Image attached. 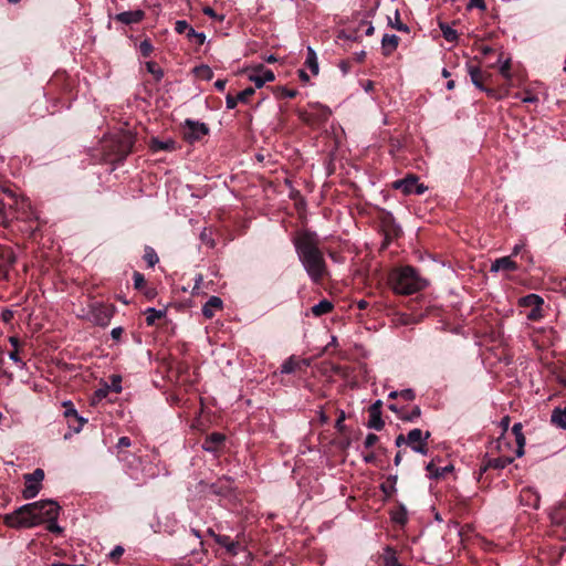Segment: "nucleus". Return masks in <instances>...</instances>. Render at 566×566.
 <instances>
[{
    "label": "nucleus",
    "instance_id": "50",
    "mask_svg": "<svg viewBox=\"0 0 566 566\" xmlns=\"http://www.w3.org/2000/svg\"><path fill=\"white\" fill-rule=\"evenodd\" d=\"M134 286L136 290H143L146 286V280L144 274L138 271L133 273Z\"/></svg>",
    "mask_w": 566,
    "mask_h": 566
},
{
    "label": "nucleus",
    "instance_id": "12",
    "mask_svg": "<svg viewBox=\"0 0 566 566\" xmlns=\"http://www.w3.org/2000/svg\"><path fill=\"white\" fill-rule=\"evenodd\" d=\"M274 73L263 64L254 66L249 74V80L253 82L258 88L262 87L268 82L274 81Z\"/></svg>",
    "mask_w": 566,
    "mask_h": 566
},
{
    "label": "nucleus",
    "instance_id": "2",
    "mask_svg": "<svg viewBox=\"0 0 566 566\" xmlns=\"http://www.w3.org/2000/svg\"><path fill=\"white\" fill-rule=\"evenodd\" d=\"M61 506L53 500H41L24 504L4 516L9 527H34L48 521L57 520Z\"/></svg>",
    "mask_w": 566,
    "mask_h": 566
},
{
    "label": "nucleus",
    "instance_id": "54",
    "mask_svg": "<svg viewBox=\"0 0 566 566\" xmlns=\"http://www.w3.org/2000/svg\"><path fill=\"white\" fill-rule=\"evenodd\" d=\"M359 32V29H347L345 31H343V36L347 40H352V41H358L360 39V35L358 34Z\"/></svg>",
    "mask_w": 566,
    "mask_h": 566
},
{
    "label": "nucleus",
    "instance_id": "42",
    "mask_svg": "<svg viewBox=\"0 0 566 566\" xmlns=\"http://www.w3.org/2000/svg\"><path fill=\"white\" fill-rule=\"evenodd\" d=\"M500 74L507 82V85L505 87L509 88L510 83L512 81L511 60L510 59H507L505 62H503V64L500 66Z\"/></svg>",
    "mask_w": 566,
    "mask_h": 566
},
{
    "label": "nucleus",
    "instance_id": "57",
    "mask_svg": "<svg viewBox=\"0 0 566 566\" xmlns=\"http://www.w3.org/2000/svg\"><path fill=\"white\" fill-rule=\"evenodd\" d=\"M345 418H346L345 412H344L343 410H342V411H339L338 417H337V420H336V422H335V428H336L339 432H344V431H345V429H346V427H345V424H344Z\"/></svg>",
    "mask_w": 566,
    "mask_h": 566
},
{
    "label": "nucleus",
    "instance_id": "52",
    "mask_svg": "<svg viewBox=\"0 0 566 566\" xmlns=\"http://www.w3.org/2000/svg\"><path fill=\"white\" fill-rule=\"evenodd\" d=\"M298 92L286 87H279V96L281 98H295Z\"/></svg>",
    "mask_w": 566,
    "mask_h": 566
},
{
    "label": "nucleus",
    "instance_id": "56",
    "mask_svg": "<svg viewBox=\"0 0 566 566\" xmlns=\"http://www.w3.org/2000/svg\"><path fill=\"white\" fill-rule=\"evenodd\" d=\"M379 438L377 434L375 433H369L367 434L365 441H364V447L366 449H370L373 448L377 442H378Z\"/></svg>",
    "mask_w": 566,
    "mask_h": 566
},
{
    "label": "nucleus",
    "instance_id": "41",
    "mask_svg": "<svg viewBox=\"0 0 566 566\" xmlns=\"http://www.w3.org/2000/svg\"><path fill=\"white\" fill-rule=\"evenodd\" d=\"M421 416V409L419 406H413L410 412L405 410V413L400 415V419L407 422H413Z\"/></svg>",
    "mask_w": 566,
    "mask_h": 566
},
{
    "label": "nucleus",
    "instance_id": "31",
    "mask_svg": "<svg viewBox=\"0 0 566 566\" xmlns=\"http://www.w3.org/2000/svg\"><path fill=\"white\" fill-rule=\"evenodd\" d=\"M305 65L311 70L313 75L318 74L319 67H318L317 55L311 46L307 48Z\"/></svg>",
    "mask_w": 566,
    "mask_h": 566
},
{
    "label": "nucleus",
    "instance_id": "18",
    "mask_svg": "<svg viewBox=\"0 0 566 566\" xmlns=\"http://www.w3.org/2000/svg\"><path fill=\"white\" fill-rule=\"evenodd\" d=\"M520 502L524 506L536 510L539 507L541 496L536 490L532 488H524L520 493Z\"/></svg>",
    "mask_w": 566,
    "mask_h": 566
},
{
    "label": "nucleus",
    "instance_id": "30",
    "mask_svg": "<svg viewBox=\"0 0 566 566\" xmlns=\"http://www.w3.org/2000/svg\"><path fill=\"white\" fill-rule=\"evenodd\" d=\"M150 148L153 151H158V150L172 151L176 149V142L172 139L161 142L157 138H153L150 142Z\"/></svg>",
    "mask_w": 566,
    "mask_h": 566
},
{
    "label": "nucleus",
    "instance_id": "25",
    "mask_svg": "<svg viewBox=\"0 0 566 566\" xmlns=\"http://www.w3.org/2000/svg\"><path fill=\"white\" fill-rule=\"evenodd\" d=\"M399 36L396 34H385L381 40L382 54L389 56L396 51L399 44Z\"/></svg>",
    "mask_w": 566,
    "mask_h": 566
},
{
    "label": "nucleus",
    "instance_id": "11",
    "mask_svg": "<svg viewBox=\"0 0 566 566\" xmlns=\"http://www.w3.org/2000/svg\"><path fill=\"white\" fill-rule=\"evenodd\" d=\"M380 229L385 235V242L388 244L392 239L401 234V228L397 224L391 212L382 210L379 217Z\"/></svg>",
    "mask_w": 566,
    "mask_h": 566
},
{
    "label": "nucleus",
    "instance_id": "6",
    "mask_svg": "<svg viewBox=\"0 0 566 566\" xmlns=\"http://www.w3.org/2000/svg\"><path fill=\"white\" fill-rule=\"evenodd\" d=\"M210 128L207 124L193 119H186L182 126V137L189 144L200 142L209 135Z\"/></svg>",
    "mask_w": 566,
    "mask_h": 566
},
{
    "label": "nucleus",
    "instance_id": "61",
    "mask_svg": "<svg viewBox=\"0 0 566 566\" xmlns=\"http://www.w3.org/2000/svg\"><path fill=\"white\" fill-rule=\"evenodd\" d=\"M478 8L480 10H486V4L484 0H470L468 4V9Z\"/></svg>",
    "mask_w": 566,
    "mask_h": 566
},
{
    "label": "nucleus",
    "instance_id": "49",
    "mask_svg": "<svg viewBox=\"0 0 566 566\" xmlns=\"http://www.w3.org/2000/svg\"><path fill=\"white\" fill-rule=\"evenodd\" d=\"M512 462V459L509 458H497L489 461V467L494 469H504L509 463Z\"/></svg>",
    "mask_w": 566,
    "mask_h": 566
},
{
    "label": "nucleus",
    "instance_id": "22",
    "mask_svg": "<svg viewBox=\"0 0 566 566\" xmlns=\"http://www.w3.org/2000/svg\"><path fill=\"white\" fill-rule=\"evenodd\" d=\"M419 178L416 175H408L406 178L398 179L392 182V188L397 190H401L403 195H412L413 188L416 186V181Z\"/></svg>",
    "mask_w": 566,
    "mask_h": 566
},
{
    "label": "nucleus",
    "instance_id": "24",
    "mask_svg": "<svg viewBox=\"0 0 566 566\" xmlns=\"http://www.w3.org/2000/svg\"><path fill=\"white\" fill-rule=\"evenodd\" d=\"M517 269H518L517 263L511 259V255L499 258L491 265V271L503 270V271L513 272V271H516Z\"/></svg>",
    "mask_w": 566,
    "mask_h": 566
},
{
    "label": "nucleus",
    "instance_id": "23",
    "mask_svg": "<svg viewBox=\"0 0 566 566\" xmlns=\"http://www.w3.org/2000/svg\"><path fill=\"white\" fill-rule=\"evenodd\" d=\"M231 483L230 478L220 479L218 482L210 485V492L214 495L227 496L231 493Z\"/></svg>",
    "mask_w": 566,
    "mask_h": 566
},
{
    "label": "nucleus",
    "instance_id": "39",
    "mask_svg": "<svg viewBox=\"0 0 566 566\" xmlns=\"http://www.w3.org/2000/svg\"><path fill=\"white\" fill-rule=\"evenodd\" d=\"M143 258L149 268H154L159 262V258L156 251L149 245L145 247V253Z\"/></svg>",
    "mask_w": 566,
    "mask_h": 566
},
{
    "label": "nucleus",
    "instance_id": "1",
    "mask_svg": "<svg viewBox=\"0 0 566 566\" xmlns=\"http://www.w3.org/2000/svg\"><path fill=\"white\" fill-rule=\"evenodd\" d=\"M293 244L307 275L315 284H321L328 275L324 254L319 249V239L316 232L302 231L294 239Z\"/></svg>",
    "mask_w": 566,
    "mask_h": 566
},
{
    "label": "nucleus",
    "instance_id": "36",
    "mask_svg": "<svg viewBox=\"0 0 566 566\" xmlns=\"http://www.w3.org/2000/svg\"><path fill=\"white\" fill-rule=\"evenodd\" d=\"M298 369H301V361L294 359L293 357L286 359L281 366V371L283 374H292Z\"/></svg>",
    "mask_w": 566,
    "mask_h": 566
},
{
    "label": "nucleus",
    "instance_id": "64",
    "mask_svg": "<svg viewBox=\"0 0 566 566\" xmlns=\"http://www.w3.org/2000/svg\"><path fill=\"white\" fill-rule=\"evenodd\" d=\"M541 317V307H533L527 314V318L531 321H537Z\"/></svg>",
    "mask_w": 566,
    "mask_h": 566
},
{
    "label": "nucleus",
    "instance_id": "51",
    "mask_svg": "<svg viewBox=\"0 0 566 566\" xmlns=\"http://www.w3.org/2000/svg\"><path fill=\"white\" fill-rule=\"evenodd\" d=\"M516 97L521 98V101L523 103H536V102H538V97L535 94H533L532 92H530V91H526L524 94H520L518 93V94H516Z\"/></svg>",
    "mask_w": 566,
    "mask_h": 566
},
{
    "label": "nucleus",
    "instance_id": "34",
    "mask_svg": "<svg viewBox=\"0 0 566 566\" xmlns=\"http://www.w3.org/2000/svg\"><path fill=\"white\" fill-rule=\"evenodd\" d=\"M544 301L541 296L536 294H528L521 298V305L528 307H541Z\"/></svg>",
    "mask_w": 566,
    "mask_h": 566
},
{
    "label": "nucleus",
    "instance_id": "60",
    "mask_svg": "<svg viewBox=\"0 0 566 566\" xmlns=\"http://www.w3.org/2000/svg\"><path fill=\"white\" fill-rule=\"evenodd\" d=\"M363 27H366L365 34H366L367 36H370V35H373V34H374V32H375V28H374V25L371 24V22H369V21H367V20H361V21L359 22V27H358V29L360 30Z\"/></svg>",
    "mask_w": 566,
    "mask_h": 566
},
{
    "label": "nucleus",
    "instance_id": "33",
    "mask_svg": "<svg viewBox=\"0 0 566 566\" xmlns=\"http://www.w3.org/2000/svg\"><path fill=\"white\" fill-rule=\"evenodd\" d=\"M397 475H389L387 481L381 483L380 490L382 493L390 497L396 492Z\"/></svg>",
    "mask_w": 566,
    "mask_h": 566
},
{
    "label": "nucleus",
    "instance_id": "35",
    "mask_svg": "<svg viewBox=\"0 0 566 566\" xmlns=\"http://www.w3.org/2000/svg\"><path fill=\"white\" fill-rule=\"evenodd\" d=\"M385 566H402L396 556V551L392 547H387L382 556Z\"/></svg>",
    "mask_w": 566,
    "mask_h": 566
},
{
    "label": "nucleus",
    "instance_id": "44",
    "mask_svg": "<svg viewBox=\"0 0 566 566\" xmlns=\"http://www.w3.org/2000/svg\"><path fill=\"white\" fill-rule=\"evenodd\" d=\"M189 41L195 42L197 45H202L206 41V35L203 33L197 32L193 28L187 32L186 36Z\"/></svg>",
    "mask_w": 566,
    "mask_h": 566
},
{
    "label": "nucleus",
    "instance_id": "62",
    "mask_svg": "<svg viewBox=\"0 0 566 566\" xmlns=\"http://www.w3.org/2000/svg\"><path fill=\"white\" fill-rule=\"evenodd\" d=\"M14 317V313L13 311L9 310V308H6L1 312V319L6 323V324H9Z\"/></svg>",
    "mask_w": 566,
    "mask_h": 566
},
{
    "label": "nucleus",
    "instance_id": "63",
    "mask_svg": "<svg viewBox=\"0 0 566 566\" xmlns=\"http://www.w3.org/2000/svg\"><path fill=\"white\" fill-rule=\"evenodd\" d=\"M227 108L233 109L239 103V99H237V96L231 95L230 93L226 97Z\"/></svg>",
    "mask_w": 566,
    "mask_h": 566
},
{
    "label": "nucleus",
    "instance_id": "59",
    "mask_svg": "<svg viewBox=\"0 0 566 566\" xmlns=\"http://www.w3.org/2000/svg\"><path fill=\"white\" fill-rule=\"evenodd\" d=\"M399 397L405 401H411L416 398V394L412 389H402L399 391Z\"/></svg>",
    "mask_w": 566,
    "mask_h": 566
},
{
    "label": "nucleus",
    "instance_id": "5",
    "mask_svg": "<svg viewBox=\"0 0 566 566\" xmlns=\"http://www.w3.org/2000/svg\"><path fill=\"white\" fill-rule=\"evenodd\" d=\"M331 115L332 112L327 106L315 104L312 106L311 112H301L298 117L311 127H319L328 120Z\"/></svg>",
    "mask_w": 566,
    "mask_h": 566
},
{
    "label": "nucleus",
    "instance_id": "13",
    "mask_svg": "<svg viewBox=\"0 0 566 566\" xmlns=\"http://www.w3.org/2000/svg\"><path fill=\"white\" fill-rule=\"evenodd\" d=\"M146 461L140 464L143 475L146 479H154L159 474L158 463L160 462L159 452L153 449L151 454L145 457Z\"/></svg>",
    "mask_w": 566,
    "mask_h": 566
},
{
    "label": "nucleus",
    "instance_id": "16",
    "mask_svg": "<svg viewBox=\"0 0 566 566\" xmlns=\"http://www.w3.org/2000/svg\"><path fill=\"white\" fill-rule=\"evenodd\" d=\"M381 407H382L381 400H377L368 408V413H369V420L367 423L368 428L375 429L377 431H380L384 428L385 421L381 418Z\"/></svg>",
    "mask_w": 566,
    "mask_h": 566
},
{
    "label": "nucleus",
    "instance_id": "26",
    "mask_svg": "<svg viewBox=\"0 0 566 566\" xmlns=\"http://www.w3.org/2000/svg\"><path fill=\"white\" fill-rule=\"evenodd\" d=\"M222 308V300L218 296H210L202 307V315L206 318H212L217 310Z\"/></svg>",
    "mask_w": 566,
    "mask_h": 566
},
{
    "label": "nucleus",
    "instance_id": "43",
    "mask_svg": "<svg viewBox=\"0 0 566 566\" xmlns=\"http://www.w3.org/2000/svg\"><path fill=\"white\" fill-rule=\"evenodd\" d=\"M440 29L442 31V34H443V38L448 41V42H454L457 39H458V33L455 30H453L450 25L448 24H440Z\"/></svg>",
    "mask_w": 566,
    "mask_h": 566
},
{
    "label": "nucleus",
    "instance_id": "48",
    "mask_svg": "<svg viewBox=\"0 0 566 566\" xmlns=\"http://www.w3.org/2000/svg\"><path fill=\"white\" fill-rule=\"evenodd\" d=\"M111 385L108 386V389L113 390L114 392L118 394L122 391V377L119 375H112L109 377Z\"/></svg>",
    "mask_w": 566,
    "mask_h": 566
},
{
    "label": "nucleus",
    "instance_id": "14",
    "mask_svg": "<svg viewBox=\"0 0 566 566\" xmlns=\"http://www.w3.org/2000/svg\"><path fill=\"white\" fill-rule=\"evenodd\" d=\"M226 439V434L212 432L203 439L202 449L211 453H217L223 449Z\"/></svg>",
    "mask_w": 566,
    "mask_h": 566
},
{
    "label": "nucleus",
    "instance_id": "32",
    "mask_svg": "<svg viewBox=\"0 0 566 566\" xmlns=\"http://www.w3.org/2000/svg\"><path fill=\"white\" fill-rule=\"evenodd\" d=\"M146 70L148 73H150L154 77V81L156 83H159L164 77V70L154 61L146 62Z\"/></svg>",
    "mask_w": 566,
    "mask_h": 566
},
{
    "label": "nucleus",
    "instance_id": "4",
    "mask_svg": "<svg viewBox=\"0 0 566 566\" xmlns=\"http://www.w3.org/2000/svg\"><path fill=\"white\" fill-rule=\"evenodd\" d=\"M468 73L475 87H478L482 92H485L489 97L501 99L509 94L507 87L494 88L491 87L490 85H486L483 70H481L480 66L468 64Z\"/></svg>",
    "mask_w": 566,
    "mask_h": 566
},
{
    "label": "nucleus",
    "instance_id": "46",
    "mask_svg": "<svg viewBox=\"0 0 566 566\" xmlns=\"http://www.w3.org/2000/svg\"><path fill=\"white\" fill-rule=\"evenodd\" d=\"M254 87H247L237 95V99H239L240 103L247 104L249 103L250 98L254 95Z\"/></svg>",
    "mask_w": 566,
    "mask_h": 566
},
{
    "label": "nucleus",
    "instance_id": "3",
    "mask_svg": "<svg viewBox=\"0 0 566 566\" xmlns=\"http://www.w3.org/2000/svg\"><path fill=\"white\" fill-rule=\"evenodd\" d=\"M389 283L395 293L410 295L426 287L427 282L419 276L415 268L402 266L389 275Z\"/></svg>",
    "mask_w": 566,
    "mask_h": 566
},
{
    "label": "nucleus",
    "instance_id": "10",
    "mask_svg": "<svg viewBox=\"0 0 566 566\" xmlns=\"http://www.w3.org/2000/svg\"><path fill=\"white\" fill-rule=\"evenodd\" d=\"M135 137L132 133H123L112 140V149L118 160L125 159L132 151Z\"/></svg>",
    "mask_w": 566,
    "mask_h": 566
},
{
    "label": "nucleus",
    "instance_id": "19",
    "mask_svg": "<svg viewBox=\"0 0 566 566\" xmlns=\"http://www.w3.org/2000/svg\"><path fill=\"white\" fill-rule=\"evenodd\" d=\"M57 87H61L62 95L71 93L72 86L64 74H55L50 80L46 94H52Z\"/></svg>",
    "mask_w": 566,
    "mask_h": 566
},
{
    "label": "nucleus",
    "instance_id": "20",
    "mask_svg": "<svg viewBox=\"0 0 566 566\" xmlns=\"http://www.w3.org/2000/svg\"><path fill=\"white\" fill-rule=\"evenodd\" d=\"M240 536L241 535H238L237 539L232 541L228 535H219L216 536V543L223 546L229 555L235 556L238 555L239 551L242 549Z\"/></svg>",
    "mask_w": 566,
    "mask_h": 566
},
{
    "label": "nucleus",
    "instance_id": "9",
    "mask_svg": "<svg viewBox=\"0 0 566 566\" xmlns=\"http://www.w3.org/2000/svg\"><path fill=\"white\" fill-rule=\"evenodd\" d=\"M115 313V306L112 304L93 303L88 316L90 321L98 326H107Z\"/></svg>",
    "mask_w": 566,
    "mask_h": 566
},
{
    "label": "nucleus",
    "instance_id": "17",
    "mask_svg": "<svg viewBox=\"0 0 566 566\" xmlns=\"http://www.w3.org/2000/svg\"><path fill=\"white\" fill-rule=\"evenodd\" d=\"M118 460L130 471L136 470L139 464H143L146 459L142 455H136L128 451H117Z\"/></svg>",
    "mask_w": 566,
    "mask_h": 566
},
{
    "label": "nucleus",
    "instance_id": "45",
    "mask_svg": "<svg viewBox=\"0 0 566 566\" xmlns=\"http://www.w3.org/2000/svg\"><path fill=\"white\" fill-rule=\"evenodd\" d=\"M139 52L144 57H148L154 52V45L149 39H145L139 44Z\"/></svg>",
    "mask_w": 566,
    "mask_h": 566
},
{
    "label": "nucleus",
    "instance_id": "37",
    "mask_svg": "<svg viewBox=\"0 0 566 566\" xmlns=\"http://www.w3.org/2000/svg\"><path fill=\"white\" fill-rule=\"evenodd\" d=\"M145 314H146V323L148 326L155 325L157 319H160L161 317L165 316L164 311L156 310L153 307L147 308Z\"/></svg>",
    "mask_w": 566,
    "mask_h": 566
},
{
    "label": "nucleus",
    "instance_id": "58",
    "mask_svg": "<svg viewBox=\"0 0 566 566\" xmlns=\"http://www.w3.org/2000/svg\"><path fill=\"white\" fill-rule=\"evenodd\" d=\"M125 549L117 545L114 547V549L109 553V558L114 562H117L124 554Z\"/></svg>",
    "mask_w": 566,
    "mask_h": 566
},
{
    "label": "nucleus",
    "instance_id": "38",
    "mask_svg": "<svg viewBox=\"0 0 566 566\" xmlns=\"http://www.w3.org/2000/svg\"><path fill=\"white\" fill-rule=\"evenodd\" d=\"M193 74L197 77L205 80V81H210L213 77L212 70L208 65H205V64L196 66L193 69Z\"/></svg>",
    "mask_w": 566,
    "mask_h": 566
},
{
    "label": "nucleus",
    "instance_id": "21",
    "mask_svg": "<svg viewBox=\"0 0 566 566\" xmlns=\"http://www.w3.org/2000/svg\"><path fill=\"white\" fill-rule=\"evenodd\" d=\"M145 12L143 10L125 11L117 13L114 20L126 25L139 23L144 20Z\"/></svg>",
    "mask_w": 566,
    "mask_h": 566
},
{
    "label": "nucleus",
    "instance_id": "40",
    "mask_svg": "<svg viewBox=\"0 0 566 566\" xmlns=\"http://www.w3.org/2000/svg\"><path fill=\"white\" fill-rule=\"evenodd\" d=\"M451 470H452L451 465L440 469V468L436 467V464L433 462H430L427 465V471L429 472L430 476L436 478V479L443 476L446 472H449Z\"/></svg>",
    "mask_w": 566,
    "mask_h": 566
},
{
    "label": "nucleus",
    "instance_id": "29",
    "mask_svg": "<svg viewBox=\"0 0 566 566\" xmlns=\"http://www.w3.org/2000/svg\"><path fill=\"white\" fill-rule=\"evenodd\" d=\"M551 422L557 428L566 429V407L564 409L559 407L555 408L552 411Z\"/></svg>",
    "mask_w": 566,
    "mask_h": 566
},
{
    "label": "nucleus",
    "instance_id": "7",
    "mask_svg": "<svg viewBox=\"0 0 566 566\" xmlns=\"http://www.w3.org/2000/svg\"><path fill=\"white\" fill-rule=\"evenodd\" d=\"M44 471L40 468L35 469L32 473L23 475L24 489L22 496L25 500L34 499L42 489V481L44 480Z\"/></svg>",
    "mask_w": 566,
    "mask_h": 566
},
{
    "label": "nucleus",
    "instance_id": "55",
    "mask_svg": "<svg viewBox=\"0 0 566 566\" xmlns=\"http://www.w3.org/2000/svg\"><path fill=\"white\" fill-rule=\"evenodd\" d=\"M57 520L48 521L46 530L53 534H61L63 528L56 523Z\"/></svg>",
    "mask_w": 566,
    "mask_h": 566
},
{
    "label": "nucleus",
    "instance_id": "8",
    "mask_svg": "<svg viewBox=\"0 0 566 566\" xmlns=\"http://www.w3.org/2000/svg\"><path fill=\"white\" fill-rule=\"evenodd\" d=\"M430 431H422L419 428L411 429L407 433V446L415 452L427 455L429 452L428 440L430 439Z\"/></svg>",
    "mask_w": 566,
    "mask_h": 566
},
{
    "label": "nucleus",
    "instance_id": "47",
    "mask_svg": "<svg viewBox=\"0 0 566 566\" xmlns=\"http://www.w3.org/2000/svg\"><path fill=\"white\" fill-rule=\"evenodd\" d=\"M192 27L186 20H178L175 22V31L178 34H185L187 36V32L190 31Z\"/></svg>",
    "mask_w": 566,
    "mask_h": 566
},
{
    "label": "nucleus",
    "instance_id": "27",
    "mask_svg": "<svg viewBox=\"0 0 566 566\" xmlns=\"http://www.w3.org/2000/svg\"><path fill=\"white\" fill-rule=\"evenodd\" d=\"M523 426L517 422L513 424L512 433L515 437V441L517 444L516 455L522 457L524 454V446H525V437L522 432Z\"/></svg>",
    "mask_w": 566,
    "mask_h": 566
},
{
    "label": "nucleus",
    "instance_id": "15",
    "mask_svg": "<svg viewBox=\"0 0 566 566\" xmlns=\"http://www.w3.org/2000/svg\"><path fill=\"white\" fill-rule=\"evenodd\" d=\"M64 417L67 419L69 426L73 428L75 432H80L86 419L78 416L76 409L71 401L64 402Z\"/></svg>",
    "mask_w": 566,
    "mask_h": 566
},
{
    "label": "nucleus",
    "instance_id": "53",
    "mask_svg": "<svg viewBox=\"0 0 566 566\" xmlns=\"http://www.w3.org/2000/svg\"><path fill=\"white\" fill-rule=\"evenodd\" d=\"M132 446V440L128 437H120L116 444L117 451H128V448Z\"/></svg>",
    "mask_w": 566,
    "mask_h": 566
},
{
    "label": "nucleus",
    "instance_id": "28",
    "mask_svg": "<svg viewBox=\"0 0 566 566\" xmlns=\"http://www.w3.org/2000/svg\"><path fill=\"white\" fill-rule=\"evenodd\" d=\"M333 310H334V304L329 300L324 298L311 307V313L315 317H319V316L331 313Z\"/></svg>",
    "mask_w": 566,
    "mask_h": 566
}]
</instances>
